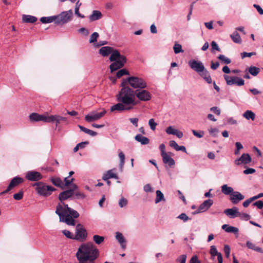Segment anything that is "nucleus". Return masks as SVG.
Returning <instances> with one entry per match:
<instances>
[{
    "mask_svg": "<svg viewBox=\"0 0 263 263\" xmlns=\"http://www.w3.org/2000/svg\"><path fill=\"white\" fill-rule=\"evenodd\" d=\"M99 256V251L92 242L83 243L76 253L78 263H95Z\"/></svg>",
    "mask_w": 263,
    "mask_h": 263,
    "instance_id": "obj_1",
    "label": "nucleus"
},
{
    "mask_svg": "<svg viewBox=\"0 0 263 263\" xmlns=\"http://www.w3.org/2000/svg\"><path fill=\"white\" fill-rule=\"evenodd\" d=\"M63 206L59 203L56 208L55 213L59 215L60 221L66 223L69 226H74L76 221L73 218L79 217V213L68 207V204L63 203Z\"/></svg>",
    "mask_w": 263,
    "mask_h": 263,
    "instance_id": "obj_2",
    "label": "nucleus"
},
{
    "mask_svg": "<svg viewBox=\"0 0 263 263\" xmlns=\"http://www.w3.org/2000/svg\"><path fill=\"white\" fill-rule=\"evenodd\" d=\"M122 88L117 96V100L128 107H132L133 109L137 104L135 101V91L128 86H126V82H122Z\"/></svg>",
    "mask_w": 263,
    "mask_h": 263,
    "instance_id": "obj_3",
    "label": "nucleus"
},
{
    "mask_svg": "<svg viewBox=\"0 0 263 263\" xmlns=\"http://www.w3.org/2000/svg\"><path fill=\"white\" fill-rule=\"evenodd\" d=\"M109 60L111 62H114L109 66L111 72L123 67L126 62V57L121 55L117 50L112 53L109 57Z\"/></svg>",
    "mask_w": 263,
    "mask_h": 263,
    "instance_id": "obj_4",
    "label": "nucleus"
},
{
    "mask_svg": "<svg viewBox=\"0 0 263 263\" xmlns=\"http://www.w3.org/2000/svg\"><path fill=\"white\" fill-rule=\"evenodd\" d=\"M32 186L35 187V190L39 195L46 197L49 196L53 192L56 190L54 187L47 185L43 182L35 183Z\"/></svg>",
    "mask_w": 263,
    "mask_h": 263,
    "instance_id": "obj_5",
    "label": "nucleus"
},
{
    "mask_svg": "<svg viewBox=\"0 0 263 263\" xmlns=\"http://www.w3.org/2000/svg\"><path fill=\"white\" fill-rule=\"evenodd\" d=\"M55 17H56V25H64L72 20L73 17V12L71 9L66 11H63L59 15H55Z\"/></svg>",
    "mask_w": 263,
    "mask_h": 263,
    "instance_id": "obj_6",
    "label": "nucleus"
},
{
    "mask_svg": "<svg viewBox=\"0 0 263 263\" xmlns=\"http://www.w3.org/2000/svg\"><path fill=\"white\" fill-rule=\"evenodd\" d=\"M123 82L128 83L134 88L144 89L146 87L147 84L145 80L137 77H130Z\"/></svg>",
    "mask_w": 263,
    "mask_h": 263,
    "instance_id": "obj_7",
    "label": "nucleus"
},
{
    "mask_svg": "<svg viewBox=\"0 0 263 263\" xmlns=\"http://www.w3.org/2000/svg\"><path fill=\"white\" fill-rule=\"evenodd\" d=\"M87 236V233L86 230L83 226L80 223L78 224L76 228V234L74 239L83 241L86 240Z\"/></svg>",
    "mask_w": 263,
    "mask_h": 263,
    "instance_id": "obj_8",
    "label": "nucleus"
},
{
    "mask_svg": "<svg viewBox=\"0 0 263 263\" xmlns=\"http://www.w3.org/2000/svg\"><path fill=\"white\" fill-rule=\"evenodd\" d=\"M224 78L226 81L227 84L228 85H236L240 86L245 84V81L242 79L236 76L232 77L224 75Z\"/></svg>",
    "mask_w": 263,
    "mask_h": 263,
    "instance_id": "obj_9",
    "label": "nucleus"
},
{
    "mask_svg": "<svg viewBox=\"0 0 263 263\" xmlns=\"http://www.w3.org/2000/svg\"><path fill=\"white\" fill-rule=\"evenodd\" d=\"M29 118L31 122L43 121L44 122L48 123L49 115L47 112H46L43 115H40L36 112H33L29 115Z\"/></svg>",
    "mask_w": 263,
    "mask_h": 263,
    "instance_id": "obj_10",
    "label": "nucleus"
},
{
    "mask_svg": "<svg viewBox=\"0 0 263 263\" xmlns=\"http://www.w3.org/2000/svg\"><path fill=\"white\" fill-rule=\"evenodd\" d=\"M106 113L105 109H103L102 111L100 112H96L95 111L91 112L85 117V120L87 122H91L99 120L103 117Z\"/></svg>",
    "mask_w": 263,
    "mask_h": 263,
    "instance_id": "obj_11",
    "label": "nucleus"
},
{
    "mask_svg": "<svg viewBox=\"0 0 263 263\" xmlns=\"http://www.w3.org/2000/svg\"><path fill=\"white\" fill-rule=\"evenodd\" d=\"M135 91V96L141 101H147L151 99L152 95L147 90L141 89L140 90H136Z\"/></svg>",
    "mask_w": 263,
    "mask_h": 263,
    "instance_id": "obj_12",
    "label": "nucleus"
},
{
    "mask_svg": "<svg viewBox=\"0 0 263 263\" xmlns=\"http://www.w3.org/2000/svg\"><path fill=\"white\" fill-rule=\"evenodd\" d=\"M24 180L22 178L19 177H15L13 178L11 182H10L9 185L8 186L7 189L4 191L1 192L0 195H3L4 194L8 193L10 191H11L13 188L17 186L23 182Z\"/></svg>",
    "mask_w": 263,
    "mask_h": 263,
    "instance_id": "obj_13",
    "label": "nucleus"
},
{
    "mask_svg": "<svg viewBox=\"0 0 263 263\" xmlns=\"http://www.w3.org/2000/svg\"><path fill=\"white\" fill-rule=\"evenodd\" d=\"M26 178L29 181H37L41 180L43 176L39 172L31 171L26 173Z\"/></svg>",
    "mask_w": 263,
    "mask_h": 263,
    "instance_id": "obj_14",
    "label": "nucleus"
},
{
    "mask_svg": "<svg viewBox=\"0 0 263 263\" xmlns=\"http://www.w3.org/2000/svg\"><path fill=\"white\" fill-rule=\"evenodd\" d=\"M189 65L190 67L198 72H201L204 70V66L203 63L200 61H197L196 60L190 61L189 62Z\"/></svg>",
    "mask_w": 263,
    "mask_h": 263,
    "instance_id": "obj_15",
    "label": "nucleus"
},
{
    "mask_svg": "<svg viewBox=\"0 0 263 263\" xmlns=\"http://www.w3.org/2000/svg\"><path fill=\"white\" fill-rule=\"evenodd\" d=\"M130 109H132V107H128V106H127L125 104H123V103L119 102V103L111 107L110 111L114 112L116 111L119 112H122L123 111L129 110Z\"/></svg>",
    "mask_w": 263,
    "mask_h": 263,
    "instance_id": "obj_16",
    "label": "nucleus"
},
{
    "mask_svg": "<svg viewBox=\"0 0 263 263\" xmlns=\"http://www.w3.org/2000/svg\"><path fill=\"white\" fill-rule=\"evenodd\" d=\"M251 160L252 159L249 154H243L240 158L234 161V163L237 165H239L241 163L248 164L251 162Z\"/></svg>",
    "mask_w": 263,
    "mask_h": 263,
    "instance_id": "obj_17",
    "label": "nucleus"
},
{
    "mask_svg": "<svg viewBox=\"0 0 263 263\" xmlns=\"http://www.w3.org/2000/svg\"><path fill=\"white\" fill-rule=\"evenodd\" d=\"M74 195V190H67L61 192L59 195V199L61 202V204L63 206V201H64Z\"/></svg>",
    "mask_w": 263,
    "mask_h": 263,
    "instance_id": "obj_18",
    "label": "nucleus"
},
{
    "mask_svg": "<svg viewBox=\"0 0 263 263\" xmlns=\"http://www.w3.org/2000/svg\"><path fill=\"white\" fill-rule=\"evenodd\" d=\"M213 204V201L212 199H208L205 200L199 206L195 213H199L206 211Z\"/></svg>",
    "mask_w": 263,
    "mask_h": 263,
    "instance_id": "obj_19",
    "label": "nucleus"
},
{
    "mask_svg": "<svg viewBox=\"0 0 263 263\" xmlns=\"http://www.w3.org/2000/svg\"><path fill=\"white\" fill-rule=\"evenodd\" d=\"M245 198V196L240 192L235 191L230 196V200L234 204H237Z\"/></svg>",
    "mask_w": 263,
    "mask_h": 263,
    "instance_id": "obj_20",
    "label": "nucleus"
},
{
    "mask_svg": "<svg viewBox=\"0 0 263 263\" xmlns=\"http://www.w3.org/2000/svg\"><path fill=\"white\" fill-rule=\"evenodd\" d=\"M66 121V118L65 117H61V116H58V115L49 116L48 123L55 122L56 123L57 127L62 121Z\"/></svg>",
    "mask_w": 263,
    "mask_h": 263,
    "instance_id": "obj_21",
    "label": "nucleus"
},
{
    "mask_svg": "<svg viewBox=\"0 0 263 263\" xmlns=\"http://www.w3.org/2000/svg\"><path fill=\"white\" fill-rule=\"evenodd\" d=\"M224 213L228 216H230L231 218L238 217L239 211L237 207L234 206L232 209H227L224 210Z\"/></svg>",
    "mask_w": 263,
    "mask_h": 263,
    "instance_id": "obj_22",
    "label": "nucleus"
},
{
    "mask_svg": "<svg viewBox=\"0 0 263 263\" xmlns=\"http://www.w3.org/2000/svg\"><path fill=\"white\" fill-rule=\"evenodd\" d=\"M162 157L164 163L168 164L170 167H174L175 164V161L168 154L162 156Z\"/></svg>",
    "mask_w": 263,
    "mask_h": 263,
    "instance_id": "obj_23",
    "label": "nucleus"
},
{
    "mask_svg": "<svg viewBox=\"0 0 263 263\" xmlns=\"http://www.w3.org/2000/svg\"><path fill=\"white\" fill-rule=\"evenodd\" d=\"M115 50L111 47L104 46L99 50V53L103 57H107L110 54H111Z\"/></svg>",
    "mask_w": 263,
    "mask_h": 263,
    "instance_id": "obj_24",
    "label": "nucleus"
},
{
    "mask_svg": "<svg viewBox=\"0 0 263 263\" xmlns=\"http://www.w3.org/2000/svg\"><path fill=\"white\" fill-rule=\"evenodd\" d=\"M199 74L209 84L212 83V78L209 71L204 68V70L199 73Z\"/></svg>",
    "mask_w": 263,
    "mask_h": 263,
    "instance_id": "obj_25",
    "label": "nucleus"
},
{
    "mask_svg": "<svg viewBox=\"0 0 263 263\" xmlns=\"http://www.w3.org/2000/svg\"><path fill=\"white\" fill-rule=\"evenodd\" d=\"M37 17L30 15L24 14L22 16V21L26 23H34L37 21Z\"/></svg>",
    "mask_w": 263,
    "mask_h": 263,
    "instance_id": "obj_26",
    "label": "nucleus"
},
{
    "mask_svg": "<svg viewBox=\"0 0 263 263\" xmlns=\"http://www.w3.org/2000/svg\"><path fill=\"white\" fill-rule=\"evenodd\" d=\"M135 139L142 145L147 144L149 142L148 138L140 134L137 135L135 137Z\"/></svg>",
    "mask_w": 263,
    "mask_h": 263,
    "instance_id": "obj_27",
    "label": "nucleus"
},
{
    "mask_svg": "<svg viewBox=\"0 0 263 263\" xmlns=\"http://www.w3.org/2000/svg\"><path fill=\"white\" fill-rule=\"evenodd\" d=\"M110 178H118L117 175L113 173L111 170L108 171L102 177V179L104 180H107Z\"/></svg>",
    "mask_w": 263,
    "mask_h": 263,
    "instance_id": "obj_28",
    "label": "nucleus"
},
{
    "mask_svg": "<svg viewBox=\"0 0 263 263\" xmlns=\"http://www.w3.org/2000/svg\"><path fill=\"white\" fill-rule=\"evenodd\" d=\"M221 192L223 194L228 195L230 196L234 192L233 189L232 187L228 186L227 184H223L221 186Z\"/></svg>",
    "mask_w": 263,
    "mask_h": 263,
    "instance_id": "obj_29",
    "label": "nucleus"
},
{
    "mask_svg": "<svg viewBox=\"0 0 263 263\" xmlns=\"http://www.w3.org/2000/svg\"><path fill=\"white\" fill-rule=\"evenodd\" d=\"M102 15L100 11L98 10H93L92 13L89 17L91 21H95L101 18Z\"/></svg>",
    "mask_w": 263,
    "mask_h": 263,
    "instance_id": "obj_30",
    "label": "nucleus"
},
{
    "mask_svg": "<svg viewBox=\"0 0 263 263\" xmlns=\"http://www.w3.org/2000/svg\"><path fill=\"white\" fill-rule=\"evenodd\" d=\"M222 229L228 233H233L236 234L238 232V228L232 226H229L228 224H223L222 226Z\"/></svg>",
    "mask_w": 263,
    "mask_h": 263,
    "instance_id": "obj_31",
    "label": "nucleus"
},
{
    "mask_svg": "<svg viewBox=\"0 0 263 263\" xmlns=\"http://www.w3.org/2000/svg\"><path fill=\"white\" fill-rule=\"evenodd\" d=\"M51 182L55 186L62 189L64 188V183L59 177H52L50 179Z\"/></svg>",
    "mask_w": 263,
    "mask_h": 263,
    "instance_id": "obj_32",
    "label": "nucleus"
},
{
    "mask_svg": "<svg viewBox=\"0 0 263 263\" xmlns=\"http://www.w3.org/2000/svg\"><path fill=\"white\" fill-rule=\"evenodd\" d=\"M243 117L247 120L254 121L255 119V114L251 110H247L242 115Z\"/></svg>",
    "mask_w": 263,
    "mask_h": 263,
    "instance_id": "obj_33",
    "label": "nucleus"
},
{
    "mask_svg": "<svg viewBox=\"0 0 263 263\" xmlns=\"http://www.w3.org/2000/svg\"><path fill=\"white\" fill-rule=\"evenodd\" d=\"M230 37L232 41L235 43L240 44L242 42L240 36L237 31H235L231 34Z\"/></svg>",
    "mask_w": 263,
    "mask_h": 263,
    "instance_id": "obj_34",
    "label": "nucleus"
},
{
    "mask_svg": "<svg viewBox=\"0 0 263 263\" xmlns=\"http://www.w3.org/2000/svg\"><path fill=\"white\" fill-rule=\"evenodd\" d=\"M55 15L49 17H42L40 18V21L44 24L50 23L53 22L55 23Z\"/></svg>",
    "mask_w": 263,
    "mask_h": 263,
    "instance_id": "obj_35",
    "label": "nucleus"
},
{
    "mask_svg": "<svg viewBox=\"0 0 263 263\" xmlns=\"http://www.w3.org/2000/svg\"><path fill=\"white\" fill-rule=\"evenodd\" d=\"M246 246L249 249L253 250L258 252H262V250L260 248L255 246L254 243L249 241L247 242Z\"/></svg>",
    "mask_w": 263,
    "mask_h": 263,
    "instance_id": "obj_36",
    "label": "nucleus"
},
{
    "mask_svg": "<svg viewBox=\"0 0 263 263\" xmlns=\"http://www.w3.org/2000/svg\"><path fill=\"white\" fill-rule=\"evenodd\" d=\"M116 238L122 247H124V243L125 242V240L122 234L119 232H117L116 234Z\"/></svg>",
    "mask_w": 263,
    "mask_h": 263,
    "instance_id": "obj_37",
    "label": "nucleus"
},
{
    "mask_svg": "<svg viewBox=\"0 0 263 263\" xmlns=\"http://www.w3.org/2000/svg\"><path fill=\"white\" fill-rule=\"evenodd\" d=\"M78 127H79L81 131H83V132L91 136H96L97 135V133L96 132L87 129L83 126L79 125Z\"/></svg>",
    "mask_w": 263,
    "mask_h": 263,
    "instance_id": "obj_38",
    "label": "nucleus"
},
{
    "mask_svg": "<svg viewBox=\"0 0 263 263\" xmlns=\"http://www.w3.org/2000/svg\"><path fill=\"white\" fill-rule=\"evenodd\" d=\"M248 72L253 76H256L260 72V69L255 66H250L248 69Z\"/></svg>",
    "mask_w": 263,
    "mask_h": 263,
    "instance_id": "obj_39",
    "label": "nucleus"
},
{
    "mask_svg": "<svg viewBox=\"0 0 263 263\" xmlns=\"http://www.w3.org/2000/svg\"><path fill=\"white\" fill-rule=\"evenodd\" d=\"M156 198L155 199V203H158L161 201H164L165 198L163 194L160 191H156Z\"/></svg>",
    "mask_w": 263,
    "mask_h": 263,
    "instance_id": "obj_40",
    "label": "nucleus"
},
{
    "mask_svg": "<svg viewBox=\"0 0 263 263\" xmlns=\"http://www.w3.org/2000/svg\"><path fill=\"white\" fill-rule=\"evenodd\" d=\"M93 240L97 245H100L104 241V237L98 235L93 236Z\"/></svg>",
    "mask_w": 263,
    "mask_h": 263,
    "instance_id": "obj_41",
    "label": "nucleus"
},
{
    "mask_svg": "<svg viewBox=\"0 0 263 263\" xmlns=\"http://www.w3.org/2000/svg\"><path fill=\"white\" fill-rule=\"evenodd\" d=\"M126 74H127V75L129 74L128 71L127 70H126V69H122L119 70L117 72L116 76L118 78H120L123 76L126 75Z\"/></svg>",
    "mask_w": 263,
    "mask_h": 263,
    "instance_id": "obj_42",
    "label": "nucleus"
},
{
    "mask_svg": "<svg viewBox=\"0 0 263 263\" xmlns=\"http://www.w3.org/2000/svg\"><path fill=\"white\" fill-rule=\"evenodd\" d=\"M174 52L176 54L179 53L180 52H183V50L182 49V46L180 44L175 43L174 47H173Z\"/></svg>",
    "mask_w": 263,
    "mask_h": 263,
    "instance_id": "obj_43",
    "label": "nucleus"
},
{
    "mask_svg": "<svg viewBox=\"0 0 263 263\" xmlns=\"http://www.w3.org/2000/svg\"><path fill=\"white\" fill-rule=\"evenodd\" d=\"M217 58L227 64H230L231 62V60L230 59L226 57L223 54H220Z\"/></svg>",
    "mask_w": 263,
    "mask_h": 263,
    "instance_id": "obj_44",
    "label": "nucleus"
},
{
    "mask_svg": "<svg viewBox=\"0 0 263 263\" xmlns=\"http://www.w3.org/2000/svg\"><path fill=\"white\" fill-rule=\"evenodd\" d=\"M119 157L120 160V168H121V169H122V168L124 166V161H125V156H124V153L122 152H120L119 154Z\"/></svg>",
    "mask_w": 263,
    "mask_h": 263,
    "instance_id": "obj_45",
    "label": "nucleus"
},
{
    "mask_svg": "<svg viewBox=\"0 0 263 263\" xmlns=\"http://www.w3.org/2000/svg\"><path fill=\"white\" fill-rule=\"evenodd\" d=\"M99 33L95 32H93L91 35L90 37L89 42L90 43H93L97 41V39L99 37Z\"/></svg>",
    "mask_w": 263,
    "mask_h": 263,
    "instance_id": "obj_46",
    "label": "nucleus"
},
{
    "mask_svg": "<svg viewBox=\"0 0 263 263\" xmlns=\"http://www.w3.org/2000/svg\"><path fill=\"white\" fill-rule=\"evenodd\" d=\"M24 192L23 191H20L18 193L13 195V198L16 200H20L23 197Z\"/></svg>",
    "mask_w": 263,
    "mask_h": 263,
    "instance_id": "obj_47",
    "label": "nucleus"
},
{
    "mask_svg": "<svg viewBox=\"0 0 263 263\" xmlns=\"http://www.w3.org/2000/svg\"><path fill=\"white\" fill-rule=\"evenodd\" d=\"M148 124L151 127V129L152 130H155L156 129V127L157 125V124L155 122V120L154 119H151L148 121Z\"/></svg>",
    "mask_w": 263,
    "mask_h": 263,
    "instance_id": "obj_48",
    "label": "nucleus"
},
{
    "mask_svg": "<svg viewBox=\"0 0 263 263\" xmlns=\"http://www.w3.org/2000/svg\"><path fill=\"white\" fill-rule=\"evenodd\" d=\"M192 132L193 135L198 138H200L203 137L204 136V132L203 131H201V130L197 131L195 130H192Z\"/></svg>",
    "mask_w": 263,
    "mask_h": 263,
    "instance_id": "obj_49",
    "label": "nucleus"
},
{
    "mask_svg": "<svg viewBox=\"0 0 263 263\" xmlns=\"http://www.w3.org/2000/svg\"><path fill=\"white\" fill-rule=\"evenodd\" d=\"M186 260V255L182 254L180 255L177 259L176 261L179 262L180 263H185Z\"/></svg>",
    "mask_w": 263,
    "mask_h": 263,
    "instance_id": "obj_50",
    "label": "nucleus"
},
{
    "mask_svg": "<svg viewBox=\"0 0 263 263\" xmlns=\"http://www.w3.org/2000/svg\"><path fill=\"white\" fill-rule=\"evenodd\" d=\"M256 54V53L255 52H243L241 53V57L242 59H244L246 57H251L252 55H255Z\"/></svg>",
    "mask_w": 263,
    "mask_h": 263,
    "instance_id": "obj_51",
    "label": "nucleus"
},
{
    "mask_svg": "<svg viewBox=\"0 0 263 263\" xmlns=\"http://www.w3.org/2000/svg\"><path fill=\"white\" fill-rule=\"evenodd\" d=\"M62 233L67 238L74 239V236L70 231L66 230H64L62 231Z\"/></svg>",
    "mask_w": 263,
    "mask_h": 263,
    "instance_id": "obj_52",
    "label": "nucleus"
},
{
    "mask_svg": "<svg viewBox=\"0 0 263 263\" xmlns=\"http://www.w3.org/2000/svg\"><path fill=\"white\" fill-rule=\"evenodd\" d=\"M210 253L212 256H217L218 254V252L215 246H212L210 248Z\"/></svg>",
    "mask_w": 263,
    "mask_h": 263,
    "instance_id": "obj_53",
    "label": "nucleus"
},
{
    "mask_svg": "<svg viewBox=\"0 0 263 263\" xmlns=\"http://www.w3.org/2000/svg\"><path fill=\"white\" fill-rule=\"evenodd\" d=\"M74 195L77 199H84L85 197V195L83 193L80 192L79 191H74Z\"/></svg>",
    "mask_w": 263,
    "mask_h": 263,
    "instance_id": "obj_54",
    "label": "nucleus"
},
{
    "mask_svg": "<svg viewBox=\"0 0 263 263\" xmlns=\"http://www.w3.org/2000/svg\"><path fill=\"white\" fill-rule=\"evenodd\" d=\"M238 217H239L241 219L248 220L250 218V216L247 213H241L239 212Z\"/></svg>",
    "mask_w": 263,
    "mask_h": 263,
    "instance_id": "obj_55",
    "label": "nucleus"
},
{
    "mask_svg": "<svg viewBox=\"0 0 263 263\" xmlns=\"http://www.w3.org/2000/svg\"><path fill=\"white\" fill-rule=\"evenodd\" d=\"M177 129H174L172 126H168L165 130L167 134L174 135Z\"/></svg>",
    "mask_w": 263,
    "mask_h": 263,
    "instance_id": "obj_56",
    "label": "nucleus"
},
{
    "mask_svg": "<svg viewBox=\"0 0 263 263\" xmlns=\"http://www.w3.org/2000/svg\"><path fill=\"white\" fill-rule=\"evenodd\" d=\"M177 218L183 220L184 222H186L191 219L185 213H181L177 217Z\"/></svg>",
    "mask_w": 263,
    "mask_h": 263,
    "instance_id": "obj_57",
    "label": "nucleus"
},
{
    "mask_svg": "<svg viewBox=\"0 0 263 263\" xmlns=\"http://www.w3.org/2000/svg\"><path fill=\"white\" fill-rule=\"evenodd\" d=\"M127 200L126 198L122 197L119 200V205L121 208H123L127 205Z\"/></svg>",
    "mask_w": 263,
    "mask_h": 263,
    "instance_id": "obj_58",
    "label": "nucleus"
},
{
    "mask_svg": "<svg viewBox=\"0 0 263 263\" xmlns=\"http://www.w3.org/2000/svg\"><path fill=\"white\" fill-rule=\"evenodd\" d=\"M211 47H212V48H211L212 51H213L214 50H217L218 51H220V48L219 47L218 45L215 41H212L211 42Z\"/></svg>",
    "mask_w": 263,
    "mask_h": 263,
    "instance_id": "obj_59",
    "label": "nucleus"
},
{
    "mask_svg": "<svg viewBox=\"0 0 263 263\" xmlns=\"http://www.w3.org/2000/svg\"><path fill=\"white\" fill-rule=\"evenodd\" d=\"M68 177H65L64 178V181L65 182V184L64 186H69L74 181V178H71L70 180L68 179Z\"/></svg>",
    "mask_w": 263,
    "mask_h": 263,
    "instance_id": "obj_60",
    "label": "nucleus"
},
{
    "mask_svg": "<svg viewBox=\"0 0 263 263\" xmlns=\"http://www.w3.org/2000/svg\"><path fill=\"white\" fill-rule=\"evenodd\" d=\"M252 205L257 206L259 209H262L263 208V201L258 200L253 203Z\"/></svg>",
    "mask_w": 263,
    "mask_h": 263,
    "instance_id": "obj_61",
    "label": "nucleus"
},
{
    "mask_svg": "<svg viewBox=\"0 0 263 263\" xmlns=\"http://www.w3.org/2000/svg\"><path fill=\"white\" fill-rule=\"evenodd\" d=\"M224 251L227 258H229L230 253V248L228 245H224Z\"/></svg>",
    "mask_w": 263,
    "mask_h": 263,
    "instance_id": "obj_62",
    "label": "nucleus"
},
{
    "mask_svg": "<svg viewBox=\"0 0 263 263\" xmlns=\"http://www.w3.org/2000/svg\"><path fill=\"white\" fill-rule=\"evenodd\" d=\"M210 110L213 111L216 115H220L221 111L217 107H212L210 108Z\"/></svg>",
    "mask_w": 263,
    "mask_h": 263,
    "instance_id": "obj_63",
    "label": "nucleus"
},
{
    "mask_svg": "<svg viewBox=\"0 0 263 263\" xmlns=\"http://www.w3.org/2000/svg\"><path fill=\"white\" fill-rule=\"evenodd\" d=\"M190 263H200V262L198 260L197 256L196 255H194L191 258Z\"/></svg>",
    "mask_w": 263,
    "mask_h": 263,
    "instance_id": "obj_64",
    "label": "nucleus"
}]
</instances>
